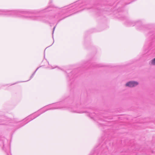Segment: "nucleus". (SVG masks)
<instances>
[{"label":"nucleus","mask_w":155,"mask_h":155,"mask_svg":"<svg viewBox=\"0 0 155 155\" xmlns=\"http://www.w3.org/2000/svg\"><path fill=\"white\" fill-rule=\"evenodd\" d=\"M137 82L135 81H130L127 83L126 86L130 87H133L136 86L138 84Z\"/></svg>","instance_id":"nucleus-6"},{"label":"nucleus","mask_w":155,"mask_h":155,"mask_svg":"<svg viewBox=\"0 0 155 155\" xmlns=\"http://www.w3.org/2000/svg\"><path fill=\"white\" fill-rule=\"evenodd\" d=\"M25 81H21V82H24Z\"/></svg>","instance_id":"nucleus-18"},{"label":"nucleus","mask_w":155,"mask_h":155,"mask_svg":"<svg viewBox=\"0 0 155 155\" xmlns=\"http://www.w3.org/2000/svg\"><path fill=\"white\" fill-rule=\"evenodd\" d=\"M56 26H54L53 28V32H52V36L53 37V33H54V30L55 29V28H56Z\"/></svg>","instance_id":"nucleus-14"},{"label":"nucleus","mask_w":155,"mask_h":155,"mask_svg":"<svg viewBox=\"0 0 155 155\" xmlns=\"http://www.w3.org/2000/svg\"><path fill=\"white\" fill-rule=\"evenodd\" d=\"M38 114H39V113H38V111H37V112L34 113L33 114H35L34 116H36Z\"/></svg>","instance_id":"nucleus-12"},{"label":"nucleus","mask_w":155,"mask_h":155,"mask_svg":"<svg viewBox=\"0 0 155 155\" xmlns=\"http://www.w3.org/2000/svg\"><path fill=\"white\" fill-rule=\"evenodd\" d=\"M95 114L94 113H90L89 114V116L91 117V118H93L94 119H95L94 116H95Z\"/></svg>","instance_id":"nucleus-9"},{"label":"nucleus","mask_w":155,"mask_h":155,"mask_svg":"<svg viewBox=\"0 0 155 155\" xmlns=\"http://www.w3.org/2000/svg\"><path fill=\"white\" fill-rule=\"evenodd\" d=\"M46 111L45 109V107H44L42 108H41L38 111V113L39 114H38V116L41 115V114L45 112Z\"/></svg>","instance_id":"nucleus-8"},{"label":"nucleus","mask_w":155,"mask_h":155,"mask_svg":"<svg viewBox=\"0 0 155 155\" xmlns=\"http://www.w3.org/2000/svg\"><path fill=\"white\" fill-rule=\"evenodd\" d=\"M72 74V72H71L69 74V75H68V76L69 77L70 75H71V74Z\"/></svg>","instance_id":"nucleus-15"},{"label":"nucleus","mask_w":155,"mask_h":155,"mask_svg":"<svg viewBox=\"0 0 155 155\" xmlns=\"http://www.w3.org/2000/svg\"><path fill=\"white\" fill-rule=\"evenodd\" d=\"M44 107H45V109L46 110V111L49 110H54L52 104L46 106Z\"/></svg>","instance_id":"nucleus-7"},{"label":"nucleus","mask_w":155,"mask_h":155,"mask_svg":"<svg viewBox=\"0 0 155 155\" xmlns=\"http://www.w3.org/2000/svg\"><path fill=\"white\" fill-rule=\"evenodd\" d=\"M35 114H31L25 118L21 121L17 122L8 118L6 120H2L0 123V125H9L11 126H17L18 128L21 127L27 124L30 121L33 120L38 116H34Z\"/></svg>","instance_id":"nucleus-3"},{"label":"nucleus","mask_w":155,"mask_h":155,"mask_svg":"<svg viewBox=\"0 0 155 155\" xmlns=\"http://www.w3.org/2000/svg\"><path fill=\"white\" fill-rule=\"evenodd\" d=\"M151 64L153 65H155V58L152 60Z\"/></svg>","instance_id":"nucleus-10"},{"label":"nucleus","mask_w":155,"mask_h":155,"mask_svg":"<svg viewBox=\"0 0 155 155\" xmlns=\"http://www.w3.org/2000/svg\"><path fill=\"white\" fill-rule=\"evenodd\" d=\"M54 110L58 109H68L71 112L78 113H83L84 112L80 111L77 110V108L75 107H68L65 104L64 101H61L57 103L52 104Z\"/></svg>","instance_id":"nucleus-4"},{"label":"nucleus","mask_w":155,"mask_h":155,"mask_svg":"<svg viewBox=\"0 0 155 155\" xmlns=\"http://www.w3.org/2000/svg\"><path fill=\"white\" fill-rule=\"evenodd\" d=\"M90 5L83 0H80L62 8L54 10L49 18L54 20L58 19L60 21L70 15L69 13L75 11L79 12L86 8L88 9Z\"/></svg>","instance_id":"nucleus-1"},{"label":"nucleus","mask_w":155,"mask_h":155,"mask_svg":"<svg viewBox=\"0 0 155 155\" xmlns=\"http://www.w3.org/2000/svg\"><path fill=\"white\" fill-rule=\"evenodd\" d=\"M153 34V32H150L149 34V35L152 36Z\"/></svg>","instance_id":"nucleus-13"},{"label":"nucleus","mask_w":155,"mask_h":155,"mask_svg":"<svg viewBox=\"0 0 155 155\" xmlns=\"http://www.w3.org/2000/svg\"><path fill=\"white\" fill-rule=\"evenodd\" d=\"M55 68V67H52L51 68V69H54V68Z\"/></svg>","instance_id":"nucleus-17"},{"label":"nucleus","mask_w":155,"mask_h":155,"mask_svg":"<svg viewBox=\"0 0 155 155\" xmlns=\"http://www.w3.org/2000/svg\"><path fill=\"white\" fill-rule=\"evenodd\" d=\"M127 25L129 26H135L138 30H141L144 28V26L142 25V22L140 20L134 21H129Z\"/></svg>","instance_id":"nucleus-5"},{"label":"nucleus","mask_w":155,"mask_h":155,"mask_svg":"<svg viewBox=\"0 0 155 155\" xmlns=\"http://www.w3.org/2000/svg\"><path fill=\"white\" fill-rule=\"evenodd\" d=\"M0 12L3 14L27 19L42 21V16L31 15L42 13L41 10L18 9L16 10H2Z\"/></svg>","instance_id":"nucleus-2"},{"label":"nucleus","mask_w":155,"mask_h":155,"mask_svg":"<svg viewBox=\"0 0 155 155\" xmlns=\"http://www.w3.org/2000/svg\"><path fill=\"white\" fill-rule=\"evenodd\" d=\"M35 73H36V71H35V72L32 74L31 75L30 77V79L29 80H28L27 81H29V80H30V79H31L33 77V76L35 74Z\"/></svg>","instance_id":"nucleus-11"},{"label":"nucleus","mask_w":155,"mask_h":155,"mask_svg":"<svg viewBox=\"0 0 155 155\" xmlns=\"http://www.w3.org/2000/svg\"><path fill=\"white\" fill-rule=\"evenodd\" d=\"M39 67L35 71H36V72L37 71V70L39 69Z\"/></svg>","instance_id":"nucleus-16"}]
</instances>
